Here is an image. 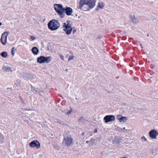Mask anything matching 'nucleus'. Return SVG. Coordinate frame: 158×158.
<instances>
[{"label":"nucleus","mask_w":158,"mask_h":158,"mask_svg":"<svg viewBox=\"0 0 158 158\" xmlns=\"http://www.w3.org/2000/svg\"><path fill=\"white\" fill-rule=\"evenodd\" d=\"M96 2V0H80L77 8L81 10L84 5H87L89 9H92L95 6Z\"/></svg>","instance_id":"f257e3e1"},{"label":"nucleus","mask_w":158,"mask_h":158,"mask_svg":"<svg viewBox=\"0 0 158 158\" xmlns=\"http://www.w3.org/2000/svg\"><path fill=\"white\" fill-rule=\"evenodd\" d=\"M48 28L51 31H54L58 29L60 26L59 21L56 19H52L48 23Z\"/></svg>","instance_id":"f03ea898"},{"label":"nucleus","mask_w":158,"mask_h":158,"mask_svg":"<svg viewBox=\"0 0 158 158\" xmlns=\"http://www.w3.org/2000/svg\"><path fill=\"white\" fill-rule=\"evenodd\" d=\"M67 23H63V30L65 32L67 35H69L71 34V32L73 30V28L71 27V25L70 24V20H67Z\"/></svg>","instance_id":"7ed1b4c3"},{"label":"nucleus","mask_w":158,"mask_h":158,"mask_svg":"<svg viewBox=\"0 0 158 158\" xmlns=\"http://www.w3.org/2000/svg\"><path fill=\"white\" fill-rule=\"evenodd\" d=\"M51 60L52 57L50 56L45 57L40 56L37 58V61L40 64L48 63L50 62Z\"/></svg>","instance_id":"20e7f679"},{"label":"nucleus","mask_w":158,"mask_h":158,"mask_svg":"<svg viewBox=\"0 0 158 158\" xmlns=\"http://www.w3.org/2000/svg\"><path fill=\"white\" fill-rule=\"evenodd\" d=\"M55 10L60 15L61 18H63V11L64 7L61 4H55L54 5Z\"/></svg>","instance_id":"39448f33"},{"label":"nucleus","mask_w":158,"mask_h":158,"mask_svg":"<svg viewBox=\"0 0 158 158\" xmlns=\"http://www.w3.org/2000/svg\"><path fill=\"white\" fill-rule=\"evenodd\" d=\"M9 31H5L2 35L0 40V41L4 45L6 44L7 36L9 34Z\"/></svg>","instance_id":"423d86ee"},{"label":"nucleus","mask_w":158,"mask_h":158,"mask_svg":"<svg viewBox=\"0 0 158 158\" xmlns=\"http://www.w3.org/2000/svg\"><path fill=\"white\" fill-rule=\"evenodd\" d=\"M63 11V15H62V16L63 18L65 15L64 13H66L67 16L71 15L73 12V10L72 8L70 7H64Z\"/></svg>","instance_id":"0eeeda50"},{"label":"nucleus","mask_w":158,"mask_h":158,"mask_svg":"<svg viewBox=\"0 0 158 158\" xmlns=\"http://www.w3.org/2000/svg\"><path fill=\"white\" fill-rule=\"evenodd\" d=\"M63 141L66 146L68 147L73 143V139L69 135L66 138L64 137Z\"/></svg>","instance_id":"6e6552de"},{"label":"nucleus","mask_w":158,"mask_h":158,"mask_svg":"<svg viewBox=\"0 0 158 158\" xmlns=\"http://www.w3.org/2000/svg\"><path fill=\"white\" fill-rule=\"evenodd\" d=\"M29 146L31 148H35L37 149L39 148L40 146V142L36 140H35L29 143Z\"/></svg>","instance_id":"1a4fd4ad"},{"label":"nucleus","mask_w":158,"mask_h":158,"mask_svg":"<svg viewBox=\"0 0 158 158\" xmlns=\"http://www.w3.org/2000/svg\"><path fill=\"white\" fill-rule=\"evenodd\" d=\"M104 120L106 123H107L110 122L114 121L115 119V116L112 115H107L104 118Z\"/></svg>","instance_id":"9d476101"},{"label":"nucleus","mask_w":158,"mask_h":158,"mask_svg":"<svg viewBox=\"0 0 158 158\" xmlns=\"http://www.w3.org/2000/svg\"><path fill=\"white\" fill-rule=\"evenodd\" d=\"M149 134L152 139H156L158 135V132L155 129H153L149 131Z\"/></svg>","instance_id":"9b49d317"},{"label":"nucleus","mask_w":158,"mask_h":158,"mask_svg":"<svg viewBox=\"0 0 158 158\" xmlns=\"http://www.w3.org/2000/svg\"><path fill=\"white\" fill-rule=\"evenodd\" d=\"M129 18L131 21L133 23H136L138 22V21L136 19L135 15H129Z\"/></svg>","instance_id":"f8f14e48"},{"label":"nucleus","mask_w":158,"mask_h":158,"mask_svg":"<svg viewBox=\"0 0 158 158\" xmlns=\"http://www.w3.org/2000/svg\"><path fill=\"white\" fill-rule=\"evenodd\" d=\"M117 118L121 122H125L127 119V117H123L121 115L118 116Z\"/></svg>","instance_id":"ddd939ff"},{"label":"nucleus","mask_w":158,"mask_h":158,"mask_svg":"<svg viewBox=\"0 0 158 158\" xmlns=\"http://www.w3.org/2000/svg\"><path fill=\"white\" fill-rule=\"evenodd\" d=\"M104 6V3L102 2H98L97 6V7L101 9H103Z\"/></svg>","instance_id":"4468645a"},{"label":"nucleus","mask_w":158,"mask_h":158,"mask_svg":"<svg viewBox=\"0 0 158 158\" xmlns=\"http://www.w3.org/2000/svg\"><path fill=\"white\" fill-rule=\"evenodd\" d=\"M122 138L119 137L118 138H115L114 140V143H116L118 144H119L120 143V141L121 140Z\"/></svg>","instance_id":"2eb2a0df"},{"label":"nucleus","mask_w":158,"mask_h":158,"mask_svg":"<svg viewBox=\"0 0 158 158\" xmlns=\"http://www.w3.org/2000/svg\"><path fill=\"white\" fill-rule=\"evenodd\" d=\"M1 56L4 58H6L8 55L7 53L6 52H3L0 54Z\"/></svg>","instance_id":"dca6fc26"},{"label":"nucleus","mask_w":158,"mask_h":158,"mask_svg":"<svg viewBox=\"0 0 158 158\" xmlns=\"http://www.w3.org/2000/svg\"><path fill=\"white\" fill-rule=\"evenodd\" d=\"M4 140L3 135L0 133V144L4 142Z\"/></svg>","instance_id":"f3484780"},{"label":"nucleus","mask_w":158,"mask_h":158,"mask_svg":"<svg viewBox=\"0 0 158 158\" xmlns=\"http://www.w3.org/2000/svg\"><path fill=\"white\" fill-rule=\"evenodd\" d=\"M3 69L7 72H9L10 70L12 71V70H10V68L9 67L5 66L3 67Z\"/></svg>","instance_id":"a211bd4d"},{"label":"nucleus","mask_w":158,"mask_h":158,"mask_svg":"<svg viewBox=\"0 0 158 158\" xmlns=\"http://www.w3.org/2000/svg\"><path fill=\"white\" fill-rule=\"evenodd\" d=\"M31 90L35 94H36V92H38L39 89L38 88H32Z\"/></svg>","instance_id":"6ab92c4d"},{"label":"nucleus","mask_w":158,"mask_h":158,"mask_svg":"<svg viewBox=\"0 0 158 158\" xmlns=\"http://www.w3.org/2000/svg\"><path fill=\"white\" fill-rule=\"evenodd\" d=\"M58 122L60 124V125H62L63 126H66L67 125L66 123H65L62 121L59 120L58 121Z\"/></svg>","instance_id":"aec40b11"},{"label":"nucleus","mask_w":158,"mask_h":158,"mask_svg":"<svg viewBox=\"0 0 158 158\" xmlns=\"http://www.w3.org/2000/svg\"><path fill=\"white\" fill-rule=\"evenodd\" d=\"M32 53L34 55H37L39 52V50H31Z\"/></svg>","instance_id":"412c9836"},{"label":"nucleus","mask_w":158,"mask_h":158,"mask_svg":"<svg viewBox=\"0 0 158 158\" xmlns=\"http://www.w3.org/2000/svg\"><path fill=\"white\" fill-rule=\"evenodd\" d=\"M74 58V56L72 55L69 56L68 59V60L70 61L71 60H73Z\"/></svg>","instance_id":"4be33fe9"},{"label":"nucleus","mask_w":158,"mask_h":158,"mask_svg":"<svg viewBox=\"0 0 158 158\" xmlns=\"http://www.w3.org/2000/svg\"><path fill=\"white\" fill-rule=\"evenodd\" d=\"M59 56L62 60H64V56L62 54H59Z\"/></svg>","instance_id":"5701e85b"},{"label":"nucleus","mask_w":158,"mask_h":158,"mask_svg":"<svg viewBox=\"0 0 158 158\" xmlns=\"http://www.w3.org/2000/svg\"><path fill=\"white\" fill-rule=\"evenodd\" d=\"M30 38L31 40H32L33 41L35 39V38L34 36L32 35H31L30 36Z\"/></svg>","instance_id":"b1692460"},{"label":"nucleus","mask_w":158,"mask_h":158,"mask_svg":"<svg viewBox=\"0 0 158 158\" xmlns=\"http://www.w3.org/2000/svg\"><path fill=\"white\" fill-rule=\"evenodd\" d=\"M16 50H11V54L13 56L14 55L15 52V51Z\"/></svg>","instance_id":"393cba45"},{"label":"nucleus","mask_w":158,"mask_h":158,"mask_svg":"<svg viewBox=\"0 0 158 158\" xmlns=\"http://www.w3.org/2000/svg\"><path fill=\"white\" fill-rule=\"evenodd\" d=\"M31 49H32V50H37V49H38L37 47H35V46H34Z\"/></svg>","instance_id":"a878e982"},{"label":"nucleus","mask_w":158,"mask_h":158,"mask_svg":"<svg viewBox=\"0 0 158 158\" xmlns=\"http://www.w3.org/2000/svg\"><path fill=\"white\" fill-rule=\"evenodd\" d=\"M102 38V35H100L98 36L97 37V39H101Z\"/></svg>","instance_id":"bb28decb"},{"label":"nucleus","mask_w":158,"mask_h":158,"mask_svg":"<svg viewBox=\"0 0 158 158\" xmlns=\"http://www.w3.org/2000/svg\"><path fill=\"white\" fill-rule=\"evenodd\" d=\"M141 139H144L145 141H146L147 140V139L144 136L142 137Z\"/></svg>","instance_id":"cd10ccee"},{"label":"nucleus","mask_w":158,"mask_h":158,"mask_svg":"<svg viewBox=\"0 0 158 158\" xmlns=\"http://www.w3.org/2000/svg\"><path fill=\"white\" fill-rule=\"evenodd\" d=\"M71 112H72V109H71V110L69 111L68 112H67L66 114H70Z\"/></svg>","instance_id":"c85d7f7f"},{"label":"nucleus","mask_w":158,"mask_h":158,"mask_svg":"<svg viewBox=\"0 0 158 158\" xmlns=\"http://www.w3.org/2000/svg\"><path fill=\"white\" fill-rule=\"evenodd\" d=\"M29 75L30 76V78L31 79V78H33V76L32 74H29Z\"/></svg>","instance_id":"c756f323"},{"label":"nucleus","mask_w":158,"mask_h":158,"mask_svg":"<svg viewBox=\"0 0 158 158\" xmlns=\"http://www.w3.org/2000/svg\"><path fill=\"white\" fill-rule=\"evenodd\" d=\"M76 32V29H74L73 30V33L74 34Z\"/></svg>","instance_id":"7c9ffc66"},{"label":"nucleus","mask_w":158,"mask_h":158,"mask_svg":"<svg viewBox=\"0 0 158 158\" xmlns=\"http://www.w3.org/2000/svg\"><path fill=\"white\" fill-rule=\"evenodd\" d=\"M10 49H11V50H14V49H15V48L14 47H12Z\"/></svg>","instance_id":"2f4dec72"},{"label":"nucleus","mask_w":158,"mask_h":158,"mask_svg":"<svg viewBox=\"0 0 158 158\" xmlns=\"http://www.w3.org/2000/svg\"><path fill=\"white\" fill-rule=\"evenodd\" d=\"M97 132V129H95L94 131V133H96Z\"/></svg>","instance_id":"473e14b6"},{"label":"nucleus","mask_w":158,"mask_h":158,"mask_svg":"<svg viewBox=\"0 0 158 158\" xmlns=\"http://www.w3.org/2000/svg\"><path fill=\"white\" fill-rule=\"evenodd\" d=\"M99 8L97 7V8L95 9L96 11H98L99 10Z\"/></svg>","instance_id":"72a5a7b5"},{"label":"nucleus","mask_w":158,"mask_h":158,"mask_svg":"<svg viewBox=\"0 0 158 158\" xmlns=\"http://www.w3.org/2000/svg\"><path fill=\"white\" fill-rule=\"evenodd\" d=\"M82 118V117H81L80 118H78V120L79 121H80V120H81V118Z\"/></svg>","instance_id":"f704fd0d"},{"label":"nucleus","mask_w":158,"mask_h":158,"mask_svg":"<svg viewBox=\"0 0 158 158\" xmlns=\"http://www.w3.org/2000/svg\"><path fill=\"white\" fill-rule=\"evenodd\" d=\"M77 15L76 14L75 15V16H74V17L75 18V17H77Z\"/></svg>","instance_id":"c9c22d12"},{"label":"nucleus","mask_w":158,"mask_h":158,"mask_svg":"<svg viewBox=\"0 0 158 158\" xmlns=\"http://www.w3.org/2000/svg\"><path fill=\"white\" fill-rule=\"evenodd\" d=\"M85 134V133L84 132H82V135H84Z\"/></svg>","instance_id":"e433bc0d"},{"label":"nucleus","mask_w":158,"mask_h":158,"mask_svg":"<svg viewBox=\"0 0 158 158\" xmlns=\"http://www.w3.org/2000/svg\"><path fill=\"white\" fill-rule=\"evenodd\" d=\"M147 36H148V37L149 36V34H147Z\"/></svg>","instance_id":"4c0bfd02"},{"label":"nucleus","mask_w":158,"mask_h":158,"mask_svg":"<svg viewBox=\"0 0 158 158\" xmlns=\"http://www.w3.org/2000/svg\"><path fill=\"white\" fill-rule=\"evenodd\" d=\"M2 23L1 22H0V26L2 25Z\"/></svg>","instance_id":"58836bf2"},{"label":"nucleus","mask_w":158,"mask_h":158,"mask_svg":"<svg viewBox=\"0 0 158 158\" xmlns=\"http://www.w3.org/2000/svg\"><path fill=\"white\" fill-rule=\"evenodd\" d=\"M89 143V141H86V143Z\"/></svg>","instance_id":"ea45409f"},{"label":"nucleus","mask_w":158,"mask_h":158,"mask_svg":"<svg viewBox=\"0 0 158 158\" xmlns=\"http://www.w3.org/2000/svg\"><path fill=\"white\" fill-rule=\"evenodd\" d=\"M80 17H81V16H78V18L79 19V18H80Z\"/></svg>","instance_id":"a19ab883"},{"label":"nucleus","mask_w":158,"mask_h":158,"mask_svg":"<svg viewBox=\"0 0 158 158\" xmlns=\"http://www.w3.org/2000/svg\"><path fill=\"white\" fill-rule=\"evenodd\" d=\"M11 89V88H7V90H8V89Z\"/></svg>","instance_id":"79ce46f5"},{"label":"nucleus","mask_w":158,"mask_h":158,"mask_svg":"<svg viewBox=\"0 0 158 158\" xmlns=\"http://www.w3.org/2000/svg\"><path fill=\"white\" fill-rule=\"evenodd\" d=\"M125 129V127H124L123 128V129H124H124Z\"/></svg>","instance_id":"37998d69"},{"label":"nucleus","mask_w":158,"mask_h":158,"mask_svg":"<svg viewBox=\"0 0 158 158\" xmlns=\"http://www.w3.org/2000/svg\"><path fill=\"white\" fill-rule=\"evenodd\" d=\"M141 48H143V47H142V45H141Z\"/></svg>","instance_id":"c03bdc74"},{"label":"nucleus","mask_w":158,"mask_h":158,"mask_svg":"<svg viewBox=\"0 0 158 158\" xmlns=\"http://www.w3.org/2000/svg\"><path fill=\"white\" fill-rule=\"evenodd\" d=\"M146 52L147 53V54H148V53L147 52Z\"/></svg>","instance_id":"a18cd8bd"},{"label":"nucleus","mask_w":158,"mask_h":158,"mask_svg":"<svg viewBox=\"0 0 158 158\" xmlns=\"http://www.w3.org/2000/svg\"><path fill=\"white\" fill-rule=\"evenodd\" d=\"M10 48V47H8V48Z\"/></svg>","instance_id":"49530a36"},{"label":"nucleus","mask_w":158,"mask_h":158,"mask_svg":"<svg viewBox=\"0 0 158 158\" xmlns=\"http://www.w3.org/2000/svg\"><path fill=\"white\" fill-rule=\"evenodd\" d=\"M10 48V47H8V48Z\"/></svg>","instance_id":"de8ad7c7"}]
</instances>
